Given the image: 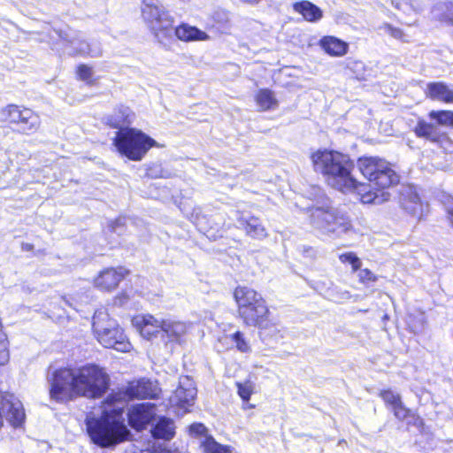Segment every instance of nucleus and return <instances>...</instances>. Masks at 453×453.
<instances>
[{
    "instance_id": "obj_1",
    "label": "nucleus",
    "mask_w": 453,
    "mask_h": 453,
    "mask_svg": "<svg viewBox=\"0 0 453 453\" xmlns=\"http://www.w3.org/2000/svg\"><path fill=\"white\" fill-rule=\"evenodd\" d=\"M48 383L50 398L67 403L79 397L101 398L110 388L111 377L104 367L88 363L56 368L48 377Z\"/></svg>"
},
{
    "instance_id": "obj_2",
    "label": "nucleus",
    "mask_w": 453,
    "mask_h": 453,
    "mask_svg": "<svg viewBox=\"0 0 453 453\" xmlns=\"http://www.w3.org/2000/svg\"><path fill=\"white\" fill-rule=\"evenodd\" d=\"M236 317L246 327L257 328L259 334L276 329L270 306L265 297L256 288L248 285H237L233 289Z\"/></svg>"
},
{
    "instance_id": "obj_3",
    "label": "nucleus",
    "mask_w": 453,
    "mask_h": 453,
    "mask_svg": "<svg viewBox=\"0 0 453 453\" xmlns=\"http://www.w3.org/2000/svg\"><path fill=\"white\" fill-rule=\"evenodd\" d=\"M310 159L313 170L326 180L335 181L342 191L365 188L364 182L352 176L354 162L349 155L335 150L319 149L311 153Z\"/></svg>"
},
{
    "instance_id": "obj_4",
    "label": "nucleus",
    "mask_w": 453,
    "mask_h": 453,
    "mask_svg": "<svg viewBox=\"0 0 453 453\" xmlns=\"http://www.w3.org/2000/svg\"><path fill=\"white\" fill-rule=\"evenodd\" d=\"M123 412V408L104 410L98 417L87 418L86 432L90 441L105 449L128 441L131 434L122 418Z\"/></svg>"
},
{
    "instance_id": "obj_5",
    "label": "nucleus",
    "mask_w": 453,
    "mask_h": 453,
    "mask_svg": "<svg viewBox=\"0 0 453 453\" xmlns=\"http://www.w3.org/2000/svg\"><path fill=\"white\" fill-rule=\"evenodd\" d=\"M112 145L120 156L134 162L142 161L151 149L162 147L151 136L135 127L118 130Z\"/></svg>"
},
{
    "instance_id": "obj_6",
    "label": "nucleus",
    "mask_w": 453,
    "mask_h": 453,
    "mask_svg": "<svg viewBox=\"0 0 453 453\" xmlns=\"http://www.w3.org/2000/svg\"><path fill=\"white\" fill-rule=\"evenodd\" d=\"M427 116L435 123L428 122L424 118H418L412 129L415 136L440 147L452 143L449 134L445 131H440L438 127L453 129V111L432 110Z\"/></svg>"
},
{
    "instance_id": "obj_7",
    "label": "nucleus",
    "mask_w": 453,
    "mask_h": 453,
    "mask_svg": "<svg viewBox=\"0 0 453 453\" xmlns=\"http://www.w3.org/2000/svg\"><path fill=\"white\" fill-rule=\"evenodd\" d=\"M141 12L149 31L159 43L172 38L174 18L157 0H142Z\"/></svg>"
},
{
    "instance_id": "obj_8",
    "label": "nucleus",
    "mask_w": 453,
    "mask_h": 453,
    "mask_svg": "<svg viewBox=\"0 0 453 453\" xmlns=\"http://www.w3.org/2000/svg\"><path fill=\"white\" fill-rule=\"evenodd\" d=\"M357 168L361 174L378 190H384L395 186L399 177L390 164L379 157H360Z\"/></svg>"
},
{
    "instance_id": "obj_9",
    "label": "nucleus",
    "mask_w": 453,
    "mask_h": 453,
    "mask_svg": "<svg viewBox=\"0 0 453 453\" xmlns=\"http://www.w3.org/2000/svg\"><path fill=\"white\" fill-rule=\"evenodd\" d=\"M92 329L96 339L104 348L115 349L118 351H128L131 344L123 329L117 323L104 316L94 318Z\"/></svg>"
},
{
    "instance_id": "obj_10",
    "label": "nucleus",
    "mask_w": 453,
    "mask_h": 453,
    "mask_svg": "<svg viewBox=\"0 0 453 453\" xmlns=\"http://www.w3.org/2000/svg\"><path fill=\"white\" fill-rule=\"evenodd\" d=\"M4 420L13 428L22 427L26 421V411L21 401L10 391L0 390V430Z\"/></svg>"
},
{
    "instance_id": "obj_11",
    "label": "nucleus",
    "mask_w": 453,
    "mask_h": 453,
    "mask_svg": "<svg viewBox=\"0 0 453 453\" xmlns=\"http://www.w3.org/2000/svg\"><path fill=\"white\" fill-rule=\"evenodd\" d=\"M129 274L130 270L124 265L104 267L93 278L92 285L100 292L111 293Z\"/></svg>"
},
{
    "instance_id": "obj_12",
    "label": "nucleus",
    "mask_w": 453,
    "mask_h": 453,
    "mask_svg": "<svg viewBox=\"0 0 453 453\" xmlns=\"http://www.w3.org/2000/svg\"><path fill=\"white\" fill-rule=\"evenodd\" d=\"M314 221L326 232L347 233L352 229L351 220L331 209L316 208L312 212Z\"/></svg>"
},
{
    "instance_id": "obj_13",
    "label": "nucleus",
    "mask_w": 453,
    "mask_h": 453,
    "mask_svg": "<svg viewBox=\"0 0 453 453\" xmlns=\"http://www.w3.org/2000/svg\"><path fill=\"white\" fill-rule=\"evenodd\" d=\"M157 419V405L151 403L132 404L127 412L128 426L136 432H142Z\"/></svg>"
},
{
    "instance_id": "obj_14",
    "label": "nucleus",
    "mask_w": 453,
    "mask_h": 453,
    "mask_svg": "<svg viewBox=\"0 0 453 453\" xmlns=\"http://www.w3.org/2000/svg\"><path fill=\"white\" fill-rule=\"evenodd\" d=\"M127 398L132 400H157L159 398L161 389L150 379L140 378L132 380L126 385Z\"/></svg>"
},
{
    "instance_id": "obj_15",
    "label": "nucleus",
    "mask_w": 453,
    "mask_h": 453,
    "mask_svg": "<svg viewBox=\"0 0 453 453\" xmlns=\"http://www.w3.org/2000/svg\"><path fill=\"white\" fill-rule=\"evenodd\" d=\"M132 323L139 334L146 340L156 338L162 330V320H158L149 313L134 316Z\"/></svg>"
},
{
    "instance_id": "obj_16",
    "label": "nucleus",
    "mask_w": 453,
    "mask_h": 453,
    "mask_svg": "<svg viewBox=\"0 0 453 453\" xmlns=\"http://www.w3.org/2000/svg\"><path fill=\"white\" fill-rule=\"evenodd\" d=\"M426 98L446 104H453V88L443 81H431L424 90Z\"/></svg>"
},
{
    "instance_id": "obj_17",
    "label": "nucleus",
    "mask_w": 453,
    "mask_h": 453,
    "mask_svg": "<svg viewBox=\"0 0 453 453\" xmlns=\"http://www.w3.org/2000/svg\"><path fill=\"white\" fill-rule=\"evenodd\" d=\"M134 113L128 106L120 104L114 109L111 115L106 117L104 125L112 129L130 127Z\"/></svg>"
},
{
    "instance_id": "obj_18",
    "label": "nucleus",
    "mask_w": 453,
    "mask_h": 453,
    "mask_svg": "<svg viewBox=\"0 0 453 453\" xmlns=\"http://www.w3.org/2000/svg\"><path fill=\"white\" fill-rule=\"evenodd\" d=\"M319 46L330 57L340 58L349 51V43L334 36L324 35L319 41Z\"/></svg>"
},
{
    "instance_id": "obj_19",
    "label": "nucleus",
    "mask_w": 453,
    "mask_h": 453,
    "mask_svg": "<svg viewBox=\"0 0 453 453\" xmlns=\"http://www.w3.org/2000/svg\"><path fill=\"white\" fill-rule=\"evenodd\" d=\"M41 124L40 114L26 106L16 133L26 135L35 134L40 129Z\"/></svg>"
},
{
    "instance_id": "obj_20",
    "label": "nucleus",
    "mask_w": 453,
    "mask_h": 453,
    "mask_svg": "<svg viewBox=\"0 0 453 453\" xmlns=\"http://www.w3.org/2000/svg\"><path fill=\"white\" fill-rule=\"evenodd\" d=\"M241 228L244 231L246 235L252 239L262 240L267 237L268 234L266 228L263 226L260 219L257 216H250L249 218L239 217L237 219Z\"/></svg>"
},
{
    "instance_id": "obj_21",
    "label": "nucleus",
    "mask_w": 453,
    "mask_h": 453,
    "mask_svg": "<svg viewBox=\"0 0 453 453\" xmlns=\"http://www.w3.org/2000/svg\"><path fill=\"white\" fill-rule=\"evenodd\" d=\"M25 105L17 104H9L5 105L1 110V122L4 127L11 128L16 133L21 116L25 111Z\"/></svg>"
},
{
    "instance_id": "obj_22",
    "label": "nucleus",
    "mask_w": 453,
    "mask_h": 453,
    "mask_svg": "<svg viewBox=\"0 0 453 453\" xmlns=\"http://www.w3.org/2000/svg\"><path fill=\"white\" fill-rule=\"evenodd\" d=\"M169 342L181 344L188 329L184 322L162 319V330Z\"/></svg>"
},
{
    "instance_id": "obj_23",
    "label": "nucleus",
    "mask_w": 453,
    "mask_h": 453,
    "mask_svg": "<svg viewBox=\"0 0 453 453\" xmlns=\"http://www.w3.org/2000/svg\"><path fill=\"white\" fill-rule=\"evenodd\" d=\"M391 411L397 420L406 421L408 426L423 427L425 425L424 419L417 413V411L407 407L403 400L395 405L391 409Z\"/></svg>"
},
{
    "instance_id": "obj_24",
    "label": "nucleus",
    "mask_w": 453,
    "mask_h": 453,
    "mask_svg": "<svg viewBox=\"0 0 453 453\" xmlns=\"http://www.w3.org/2000/svg\"><path fill=\"white\" fill-rule=\"evenodd\" d=\"M293 10L310 23H316L323 18V11L309 0H302L293 4Z\"/></svg>"
},
{
    "instance_id": "obj_25",
    "label": "nucleus",
    "mask_w": 453,
    "mask_h": 453,
    "mask_svg": "<svg viewBox=\"0 0 453 453\" xmlns=\"http://www.w3.org/2000/svg\"><path fill=\"white\" fill-rule=\"evenodd\" d=\"M173 34L182 42L204 41L209 37L205 32L187 23L174 27Z\"/></svg>"
},
{
    "instance_id": "obj_26",
    "label": "nucleus",
    "mask_w": 453,
    "mask_h": 453,
    "mask_svg": "<svg viewBox=\"0 0 453 453\" xmlns=\"http://www.w3.org/2000/svg\"><path fill=\"white\" fill-rule=\"evenodd\" d=\"M152 437L169 441L175 435L173 421L165 416L160 417L151 429Z\"/></svg>"
},
{
    "instance_id": "obj_27",
    "label": "nucleus",
    "mask_w": 453,
    "mask_h": 453,
    "mask_svg": "<svg viewBox=\"0 0 453 453\" xmlns=\"http://www.w3.org/2000/svg\"><path fill=\"white\" fill-rule=\"evenodd\" d=\"M254 99L261 111L273 110L279 105L274 92L267 88L258 89L255 94Z\"/></svg>"
},
{
    "instance_id": "obj_28",
    "label": "nucleus",
    "mask_w": 453,
    "mask_h": 453,
    "mask_svg": "<svg viewBox=\"0 0 453 453\" xmlns=\"http://www.w3.org/2000/svg\"><path fill=\"white\" fill-rule=\"evenodd\" d=\"M234 386L237 390V395L242 399L243 409H254L255 404L249 403L251 395L255 392V384L250 380H245L244 381H236Z\"/></svg>"
},
{
    "instance_id": "obj_29",
    "label": "nucleus",
    "mask_w": 453,
    "mask_h": 453,
    "mask_svg": "<svg viewBox=\"0 0 453 453\" xmlns=\"http://www.w3.org/2000/svg\"><path fill=\"white\" fill-rule=\"evenodd\" d=\"M203 453H234L231 447L216 441L211 436H206L201 443Z\"/></svg>"
},
{
    "instance_id": "obj_30",
    "label": "nucleus",
    "mask_w": 453,
    "mask_h": 453,
    "mask_svg": "<svg viewBox=\"0 0 453 453\" xmlns=\"http://www.w3.org/2000/svg\"><path fill=\"white\" fill-rule=\"evenodd\" d=\"M75 74L78 80L84 81L88 86H93L96 82V79L93 77L92 67L86 64H79L76 66Z\"/></svg>"
},
{
    "instance_id": "obj_31",
    "label": "nucleus",
    "mask_w": 453,
    "mask_h": 453,
    "mask_svg": "<svg viewBox=\"0 0 453 453\" xmlns=\"http://www.w3.org/2000/svg\"><path fill=\"white\" fill-rule=\"evenodd\" d=\"M378 396L382 400L385 406L390 410L403 400L400 394L394 392L389 388L380 389Z\"/></svg>"
},
{
    "instance_id": "obj_32",
    "label": "nucleus",
    "mask_w": 453,
    "mask_h": 453,
    "mask_svg": "<svg viewBox=\"0 0 453 453\" xmlns=\"http://www.w3.org/2000/svg\"><path fill=\"white\" fill-rule=\"evenodd\" d=\"M124 401H130L127 398V393L126 386L120 388H117L116 390H112L102 402L105 405H113L118 403H121Z\"/></svg>"
},
{
    "instance_id": "obj_33",
    "label": "nucleus",
    "mask_w": 453,
    "mask_h": 453,
    "mask_svg": "<svg viewBox=\"0 0 453 453\" xmlns=\"http://www.w3.org/2000/svg\"><path fill=\"white\" fill-rule=\"evenodd\" d=\"M230 339L235 344V348L238 351L242 353L250 352V345L242 331L238 330L232 334Z\"/></svg>"
},
{
    "instance_id": "obj_34",
    "label": "nucleus",
    "mask_w": 453,
    "mask_h": 453,
    "mask_svg": "<svg viewBox=\"0 0 453 453\" xmlns=\"http://www.w3.org/2000/svg\"><path fill=\"white\" fill-rule=\"evenodd\" d=\"M339 260L342 264H349L351 265L352 272L355 273L361 268L362 262L356 253L349 251L342 253L339 256Z\"/></svg>"
},
{
    "instance_id": "obj_35",
    "label": "nucleus",
    "mask_w": 453,
    "mask_h": 453,
    "mask_svg": "<svg viewBox=\"0 0 453 453\" xmlns=\"http://www.w3.org/2000/svg\"><path fill=\"white\" fill-rule=\"evenodd\" d=\"M365 184V188H358L352 190L356 191L360 196L361 203L367 204L376 203V200L378 199V195L372 189L367 190L368 186L366 183Z\"/></svg>"
},
{
    "instance_id": "obj_36",
    "label": "nucleus",
    "mask_w": 453,
    "mask_h": 453,
    "mask_svg": "<svg viewBox=\"0 0 453 453\" xmlns=\"http://www.w3.org/2000/svg\"><path fill=\"white\" fill-rule=\"evenodd\" d=\"M358 281L365 285L369 286L372 283H374L378 280V276L374 274L370 269L364 268L358 270Z\"/></svg>"
},
{
    "instance_id": "obj_37",
    "label": "nucleus",
    "mask_w": 453,
    "mask_h": 453,
    "mask_svg": "<svg viewBox=\"0 0 453 453\" xmlns=\"http://www.w3.org/2000/svg\"><path fill=\"white\" fill-rule=\"evenodd\" d=\"M383 28L393 38L400 40V41H405L404 40V33L400 27H396L392 26L391 24L386 23V24H384Z\"/></svg>"
},
{
    "instance_id": "obj_38",
    "label": "nucleus",
    "mask_w": 453,
    "mask_h": 453,
    "mask_svg": "<svg viewBox=\"0 0 453 453\" xmlns=\"http://www.w3.org/2000/svg\"><path fill=\"white\" fill-rule=\"evenodd\" d=\"M189 432L191 434L196 436H209L207 434L208 429L203 423H194L190 425Z\"/></svg>"
},
{
    "instance_id": "obj_39",
    "label": "nucleus",
    "mask_w": 453,
    "mask_h": 453,
    "mask_svg": "<svg viewBox=\"0 0 453 453\" xmlns=\"http://www.w3.org/2000/svg\"><path fill=\"white\" fill-rule=\"evenodd\" d=\"M183 391H184L183 388H179L176 390V395L178 396L177 405L180 407H182V408H186V407L193 404L194 397L191 396L189 399H188V398L182 399L180 396V394H182Z\"/></svg>"
},
{
    "instance_id": "obj_40",
    "label": "nucleus",
    "mask_w": 453,
    "mask_h": 453,
    "mask_svg": "<svg viewBox=\"0 0 453 453\" xmlns=\"http://www.w3.org/2000/svg\"><path fill=\"white\" fill-rule=\"evenodd\" d=\"M407 328L410 332H412L414 334H417L418 331V328L415 325V316L412 314H410L408 316Z\"/></svg>"
},
{
    "instance_id": "obj_41",
    "label": "nucleus",
    "mask_w": 453,
    "mask_h": 453,
    "mask_svg": "<svg viewBox=\"0 0 453 453\" xmlns=\"http://www.w3.org/2000/svg\"><path fill=\"white\" fill-rule=\"evenodd\" d=\"M446 217L450 226L453 228V204L449 206L446 210Z\"/></svg>"
},
{
    "instance_id": "obj_42",
    "label": "nucleus",
    "mask_w": 453,
    "mask_h": 453,
    "mask_svg": "<svg viewBox=\"0 0 453 453\" xmlns=\"http://www.w3.org/2000/svg\"><path fill=\"white\" fill-rule=\"evenodd\" d=\"M21 249L24 251H32L34 250V244L29 242H24L21 244Z\"/></svg>"
},
{
    "instance_id": "obj_43",
    "label": "nucleus",
    "mask_w": 453,
    "mask_h": 453,
    "mask_svg": "<svg viewBox=\"0 0 453 453\" xmlns=\"http://www.w3.org/2000/svg\"><path fill=\"white\" fill-rule=\"evenodd\" d=\"M9 359H10V352H9V349H6L5 357H4L2 359L0 358V365H4L5 364H7Z\"/></svg>"
},
{
    "instance_id": "obj_44",
    "label": "nucleus",
    "mask_w": 453,
    "mask_h": 453,
    "mask_svg": "<svg viewBox=\"0 0 453 453\" xmlns=\"http://www.w3.org/2000/svg\"><path fill=\"white\" fill-rule=\"evenodd\" d=\"M242 1L245 4L255 5V4H257L258 3H260L262 0H242Z\"/></svg>"
},
{
    "instance_id": "obj_45",
    "label": "nucleus",
    "mask_w": 453,
    "mask_h": 453,
    "mask_svg": "<svg viewBox=\"0 0 453 453\" xmlns=\"http://www.w3.org/2000/svg\"><path fill=\"white\" fill-rule=\"evenodd\" d=\"M451 23L453 24V18L451 19Z\"/></svg>"
}]
</instances>
